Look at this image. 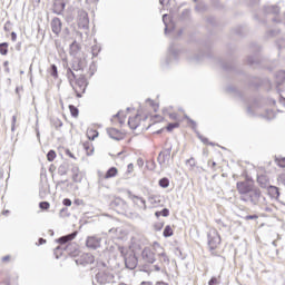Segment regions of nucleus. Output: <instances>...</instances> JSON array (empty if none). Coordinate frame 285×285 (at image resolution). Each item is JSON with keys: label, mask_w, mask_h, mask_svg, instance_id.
<instances>
[{"label": "nucleus", "mask_w": 285, "mask_h": 285, "mask_svg": "<svg viewBox=\"0 0 285 285\" xmlns=\"http://www.w3.org/2000/svg\"><path fill=\"white\" fill-rule=\"evenodd\" d=\"M236 188L238 190L240 202L245 204H250V206H259L266 202V197L262 195V189L255 187L253 183L249 181H237Z\"/></svg>", "instance_id": "1"}, {"label": "nucleus", "mask_w": 285, "mask_h": 285, "mask_svg": "<svg viewBox=\"0 0 285 285\" xmlns=\"http://www.w3.org/2000/svg\"><path fill=\"white\" fill-rule=\"evenodd\" d=\"M77 237V232H72L71 234L65 235L57 239V243L60 244L58 247L55 248L53 254L56 255V259H59V250H63L68 253V255H72V253H77L78 246L72 242ZM69 243V244H68Z\"/></svg>", "instance_id": "2"}, {"label": "nucleus", "mask_w": 285, "mask_h": 285, "mask_svg": "<svg viewBox=\"0 0 285 285\" xmlns=\"http://www.w3.org/2000/svg\"><path fill=\"white\" fill-rule=\"evenodd\" d=\"M115 283V274L110 272V269H100L96 276L95 281H92L94 285L100 284V285H106V284H112Z\"/></svg>", "instance_id": "3"}, {"label": "nucleus", "mask_w": 285, "mask_h": 285, "mask_svg": "<svg viewBox=\"0 0 285 285\" xmlns=\"http://www.w3.org/2000/svg\"><path fill=\"white\" fill-rule=\"evenodd\" d=\"M76 92L78 99H81L82 95L86 92L88 88V79H86V75L80 73L79 78L76 79V83L71 86Z\"/></svg>", "instance_id": "4"}, {"label": "nucleus", "mask_w": 285, "mask_h": 285, "mask_svg": "<svg viewBox=\"0 0 285 285\" xmlns=\"http://www.w3.org/2000/svg\"><path fill=\"white\" fill-rule=\"evenodd\" d=\"M262 51V47L257 43L250 45V52L254 55H250L247 57V66H259L262 63V57L259 56V52Z\"/></svg>", "instance_id": "5"}, {"label": "nucleus", "mask_w": 285, "mask_h": 285, "mask_svg": "<svg viewBox=\"0 0 285 285\" xmlns=\"http://www.w3.org/2000/svg\"><path fill=\"white\" fill-rule=\"evenodd\" d=\"M247 86H250L252 88H259V86H266L267 88H271L272 82L268 78H259L254 76H245Z\"/></svg>", "instance_id": "6"}, {"label": "nucleus", "mask_w": 285, "mask_h": 285, "mask_svg": "<svg viewBox=\"0 0 285 285\" xmlns=\"http://www.w3.org/2000/svg\"><path fill=\"white\" fill-rule=\"evenodd\" d=\"M207 244L209 250H215L219 244H222V236H219V233L217 229H210L207 233Z\"/></svg>", "instance_id": "7"}, {"label": "nucleus", "mask_w": 285, "mask_h": 285, "mask_svg": "<svg viewBox=\"0 0 285 285\" xmlns=\"http://www.w3.org/2000/svg\"><path fill=\"white\" fill-rule=\"evenodd\" d=\"M78 27L80 30H85V35H88L90 30V18H88V12L86 10H78Z\"/></svg>", "instance_id": "8"}, {"label": "nucleus", "mask_w": 285, "mask_h": 285, "mask_svg": "<svg viewBox=\"0 0 285 285\" xmlns=\"http://www.w3.org/2000/svg\"><path fill=\"white\" fill-rule=\"evenodd\" d=\"M125 267L128 268L129 271H135L137 266H139V258L137 257V254L132 250H129L125 257Z\"/></svg>", "instance_id": "9"}, {"label": "nucleus", "mask_w": 285, "mask_h": 285, "mask_svg": "<svg viewBox=\"0 0 285 285\" xmlns=\"http://www.w3.org/2000/svg\"><path fill=\"white\" fill-rule=\"evenodd\" d=\"M117 173H119V170L117 169V167H110L106 174H101V171L98 173V184L99 186H106V184L104 181H106V179H112V177H117Z\"/></svg>", "instance_id": "10"}, {"label": "nucleus", "mask_w": 285, "mask_h": 285, "mask_svg": "<svg viewBox=\"0 0 285 285\" xmlns=\"http://www.w3.org/2000/svg\"><path fill=\"white\" fill-rule=\"evenodd\" d=\"M52 12L53 14H57L58 17H61L63 14V11L66 10V6L70 3V0H52Z\"/></svg>", "instance_id": "11"}, {"label": "nucleus", "mask_w": 285, "mask_h": 285, "mask_svg": "<svg viewBox=\"0 0 285 285\" xmlns=\"http://www.w3.org/2000/svg\"><path fill=\"white\" fill-rule=\"evenodd\" d=\"M168 52L169 56L166 58V66H170V63H173V59L174 61H179V55H181V51L179 50V48H177V46H175V43H171L169 46Z\"/></svg>", "instance_id": "12"}, {"label": "nucleus", "mask_w": 285, "mask_h": 285, "mask_svg": "<svg viewBox=\"0 0 285 285\" xmlns=\"http://www.w3.org/2000/svg\"><path fill=\"white\" fill-rule=\"evenodd\" d=\"M141 259L145 262V264H155L157 262V258L155 257V250L150 247H145L141 250Z\"/></svg>", "instance_id": "13"}, {"label": "nucleus", "mask_w": 285, "mask_h": 285, "mask_svg": "<svg viewBox=\"0 0 285 285\" xmlns=\"http://www.w3.org/2000/svg\"><path fill=\"white\" fill-rule=\"evenodd\" d=\"M77 266H89V264H95V256L90 253H85L76 259Z\"/></svg>", "instance_id": "14"}, {"label": "nucleus", "mask_w": 285, "mask_h": 285, "mask_svg": "<svg viewBox=\"0 0 285 285\" xmlns=\"http://www.w3.org/2000/svg\"><path fill=\"white\" fill-rule=\"evenodd\" d=\"M157 161L161 168H168V164L170 161V153L160 151L157 157Z\"/></svg>", "instance_id": "15"}, {"label": "nucleus", "mask_w": 285, "mask_h": 285, "mask_svg": "<svg viewBox=\"0 0 285 285\" xmlns=\"http://www.w3.org/2000/svg\"><path fill=\"white\" fill-rule=\"evenodd\" d=\"M87 248H91L92 250H97L101 246V238L96 236H89L86 240Z\"/></svg>", "instance_id": "16"}, {"label": "nucleus", "mask_w": 285, "mask_h": 285, "mask_svg": "<svg viewBox=\"0 0 285 285\" xmlns=\"http://www.w3.org/2000/svg\"><path fill=\"white\" fill-rule=\"evenodd\" d=\"M107 135L115 141H121V139H124V134H121L117 128H107Z\"/></svg>", "instance_id": "17"}, {"label": "nucleus", "mask_w": 285, "mask_h": 285, "mask_svg": "<svg viewBox=\"0 0 285 285\" xmlns=\"http://www.w3.org/2000/svg\"><path fill=\"white\" fill-rule=\"evenodd\" d=\"M71 173H72V181H75V184H81L83 179V174H81V171L79 170V167L73 166L71 168Z\"/></svg>", "instance_id": "18"}, {"label": "nucleus", "mask_w": 285, "mask_h": 285, "mask_svg": "<svg viewBox=\"0 0 285 285\" xmlns=\"http://www.w3.org/2000/svg\"><path fill=\"white\" fill-rule=\"evenodd\" d=\"M51 30L53 35H59V32H61V19L53 18L51 20Z\"/></svg>", "instance_id": "19"}, {"label": "nucleus", "mask_w": 285, "mask_h": 285, "mask_svg": "<svg viewBox=\"0 0 285 285\" xmlns=\"http://www.w3.org/2000/svg\"><path fill=\"white\" fill-rule=\"evenodd\" d=\"M71 68L75 72H83V61L79 58L72 61Z\"/></svg>", "instance_id": "20"}, {"label": "nucleus", "mask_w": 285, "mask_h": 285, "mask_svg": "<svg viewBox=\"0 0 285 285\" xmlns=\"http://www.w3.org/2000/svg\"><path fill=\"white\" fill-rule=\"evenodd\" d=\"M80 50L81 47L79 46V43H77V41H73L69 47V55H71V57H77Z\"/></svg>", "instance_id": "21"}, {"label": "nucleus", "mask_w": 285, "mask_h": 285, "mask_svg": "<svg viewBox=\"0 0 285 285\" xmlns=\"http://www.w3.org/2000/svg\"><path fill=\"white\" fill-rule=\"evenodd\" d=\"M275 81L277 86H282L285 81V70H279L275 73Z\"/></svg>", "instance_id": "22"}, {"label": "nucleus", "mask_w": 285, "mask_h": 285, "mask_svg": "<svg viewBox=\"0 0 285 285\" xmlns=\"http://www.w3.org/2000/svg\"><path fill=\"white\" fill-rule=\"evenodd\" d=\"M268 194L271 195V197H272L273 199H279V189H278L277 186L271 185V186L268 187Z\"/></svg>", "instance_id": "23"}, {"label": "nucleus", "mask_w": 285, "mask_h": 285, "mask_svg": "<svg viewBox=\"0 0 285 285\" xmlns=\"http://www.w3.org/2000/svg\"><path fill=\"white\" fill-rule=\"evenodd\" d=\"M97 137H99V131H97V129L87 130V138L89 139V141H95Z\"/></svg>", "instance_id": "24"}, {"label": "nucleus", "mask_w": 285, "mask_h": 285, "mask_svg": "<svg viewBox=\"0 0 285 285\" xmlns=\"http://www.w3.org/2000/svg\"><path fill=\"white\" fill-rule=\"evenodd\" d=\"M264 10L267 14H279V8L277 6H267Z\"/></svg>", "instance_id": "25"}, {"label": "nucleus", "mask_w": 285, "mask_h": 285, "mask_svg": "<svg viewBox=\"0 0 285 285\" xmlns=\"http://www.w3.org/2000/svg\"><path fill=\"white\" fill-rule=\"evenodd\" d=\"M282 32V30L274 28L266 31L265 37L267 39H273V37H277Z\"/></svg>", "instance_id": "26"}, {"label": "nucleus", "mask_w": 285, "mask_h": 285, "mask_svg": "<svg viewBox=\"0 0 285 285\" xmlns=\"http://www.w3.org/2000/svg\"><path fill=\"white\" fill-rule=\"evenodd\" d=\"M219 63L225 72H233V70H235V66L230 62H224L220 60Z\"/></svg>", "instance_id": "27"}, {"label": "nucleus", "mask_w": 285, "mask_h": 285, "mask_svg": "<svg viewBox=\"0 0 285 285\" xmlns=\"http://www.w3.org/2000/svg\"><path fill=\"white\" fill-rule=\"evenodd\" d=\"M148 202L153 205V206H157V204H161V196L159 195H150L148 197Z\"/></svg>", "instance_id": "28"}, {"label": "nucleus", "mask_w": 285, "mask_h": 285, "mask_svg": "<svg viewBox=\"0 0 285 285\" xmlns=\"http://www.w3.org/2000/svg\"><path fill=\"white\" fill-rule=\"evenodd\" d=\"M158 257H159L160 264H166V266L170 264V258H168V255H166L165 252L158 253Z\"/></svg>", "instance_id": "29"}, {"label": "nucleus", "mask_w": 285, "mask_h": 285, "mask_svg": "<svg viewBox=\"0 0 285 285\" xmlns=\"http://www.w3.org/2000/svg\"><path fill=\"white\" fill-rule=\"evenodd\" d=\"M49 73H50L51 77H53V79L59 78V70L57 69V65H51L50 66Z\"/></svg>", "instance_id": "30"}, {"label": "nucleus", "mask_w": 285, "mask_h": 285, "mask_svg": "<svg viewBox=\"0 0 285 285\" xmlns=\"http://www.w3.org/2000/svg\"><path fill=\"white\" fill-rule=\"evenodd\" d=\"M58 175H68V164L63 163L58 167Z\"/></svg>", "instance_id": "31"}, {"label": "nucleus", "mask_w": 285, "mask_h": 285, "mask_svg": "<svg viewBox=\"0 0 285 285\" xmlns=\"http://www.w3.org/2000/svg\"><path fill=\"white\" fill-rule=\"evenodd\" d=\"M190 19V9L183 10L180 21H188Z\"/></svg>", "instance_id": "32"}, {"label": "nucleus", "mask_w": 285, "mask_h": 285, "mask_svg": "<svg viewBox=\"0 0 285 285\" xmlns=\"http://www.w3.org/2000/svg\"><path fill=\"white\" fill-rule=\"evenodd\" d=\"M205 55L204 53H197L194 57L188 56L189 61H195L196 63H199L204 59Z\"/></svg>", "instance_id": "33"}, {"label": "nucleus", "mask_w": 285, "mask_h": 285, "mask_svg": "<svg viewBox=\"0 0 285 285\" xmlns=\"http://www.w3.org/2000/svg\"><path fill=\"white\" fill-rule=\"evenodd\" d=\"M158 186H160V188H168V186H170V179L166 177L159 179Z\"/></svg>", "instance_id": "34"}, {"label": "nucleus", "mask_w": 285, "mask_h": 285, "mask_svg": "<svg viewBox=\"0 0 285 285\" xmlns=\"http://www.w3.org/2000/svg\"><path fill=\"white\" fill-rule=\"evenodd\" d=\"M164 237H173L174 232L170 225H167L163 232Z\"/></svg>", "instance_id": "35"}, {"label": "nucleus", "mask_w": 285, "mask_h": 285, "mask_svg": "<svg viewBox=\"0 0 285 285\" xmlns=\"http://www.w3.org/2000/svg\"><path fill=\"white\" fill-rule=\"evenodd\" d=\"M197 137H198V139H200V141H202L203 144H205L206 146H215V144L210 142V141L208 140V138L204 137L202 134L197 132Z\"/></svg>", "instance_id": "36"}, {"label": "nucleus", "mask_w": 285, "mask_h": 285, "mask_svg": "<svg viewBox=\"0 0 285 285\" xmlns=\"http://www.w3.org/2000/svg\"><path fill=\"white\" fill-rule=\"evenodd\" d=\"M8 42L0 43V55H2L3 57L8 55Z\"/></svg>", "instance_id": "37"}, {"label": "nucleus", "mask_w": 285, "mask_h": 285, "mask_svg": "<svg viewBox=\"0 0 285 285\" xmlns=\"http://www.w3.org/2000/svg\"><path fill=\"white\" fill-rule=\"evenodd\" d=\"M69 110L71 112V117H79V108L75 105H69Z\"/></svg>", "instance_id": "38"}, {"label": "nucleus", "mask_w": 285, "mask_h": 285, "mask_svg": "<svg viewBox=\"0 0 285 285\" xmlns=\"http://www.w3.org/2000/svg\"><path fill=\"white\" fill-rule=\"evenodd\" d=\"M48 161H55L57 159V153L53 149H50L47 154Z\"/></svg>", "instance_id": "39"}, {"label": "nucleus", "mask_w": 285, "mask_h": 285, "mask_svg": "<svg viewBox=\"0 0 285 285\" xmlns=\"http://www.w3.org/2000/svg\"><path fill=\"white\" fill-rule=\"evenodd\" d=\"M166 128L168 132H173L175 128H179V122H169Z\"/></svg>", "instance_id": "40"}, {"label": "nucleus", "mask_w": 285, "mask_h": 285, "mask_svg": "<svg viewBox=\"0 0 285 285\" xmlns=\"http://www.w3.org/2000/svg\"><path fill=\"white\" fill-rule=\"evenodd\" d=\"M276 46L278 50H283V48H285V38L282 37L281 39L276 40Z\"/></svg>", "instance_id": "41"}, {"label": "nucleus", "mask_w": 285, "mask_h": 285, "mask_svg": "<svg viewBox=\"0 0 285 285\" xmlns=\"http://www.w3.org/2000/svg\"><path fill=\"white\" fill-rule=\"evenodd\" d=\"M164 151L171 154L173 153V142L166 140Z\"/></svg>", "instance_id": "42"}, {"label": "nucleus", "mask_w": 285, "mask_h": 285, "mask_svg": "<svg viewBox=\"0 0 285 285\" xmlns=\"http://www.w3.org/2000/svg\"><path fill=\"white\" fill-rule=\"evenodd\" d=\"M219 277H222V276H218V278H217V276H213V277L208 281V285H219V284H220Z\"/></svg>", "instance_id": "43"}, {"label": "nucleus", "mask_w": 285, "mask_h": 285, "mask_svg": "<svg viewBox=\"0 0 285 285\" xmlns=\"http://www.w3.org/2000/svg\"><path fill=\"white\" fill-rule=\"evenodd\" d=\"M91 52H92V57H98L99 56V52H101V47L99 46H94L91 48Z\"/></svg>", "instance_id": "44"}, {"label": "nucleus", "mask_w": 285, "mask_h": 285, "mask_svg": "<svg viewBox=\"0 0 285 285\" xmlns=\"http://www.w3.org/2000/svg\"><path fill=\"white\" fill-rule=\"evenodd\" d=\"M39 208L41 210H48V208H50V203H48V202H40L39 203Z\"/></svg>", "instance_id": "45"}, {"label": "nucleus", "mask_w": 285, "mask_h": 285, "mask_svg": "<svg viewBox=\"0 0 285 285\" xmlns=\"http://www.w3.org/2000/svg\"><path fill=\"white\" fill-rule=\"evenodd\" d=\"M128 126H129V128H130L131 130H137V128H138V125L135 124V119H132V118H129V120H128Z\"/></svg>", "instance_id": "46"}, {"label": "nucleus", "mask_w": 285, "mask_h": 285, "mask_svg": "<svg viewBox=\"0 0 285 285\" xmlns=\"http://www.w3.org/2000/svg\"><path fill=\"white\" fill-rule=\"evenodd\" d=\"M52 124L56 128H61L63 126V121H61L59 118L53 119Z\"/></svg>", "instance_id": "47"}, {"label": "nucleus", "mask_w": 285, "mask_h": 285, "mask_svg": "<svg viewBox=\"0 0 285 285\" xmlns=\"http://www.w3.org/2000/svg\"><path fill=\"white\" fill-rule=\"evenodd\" d=\"M160 217H170V209L168 208H163L160 210Z\"/></svg>", "instance_id": "48"}, {"label": "nucleus", "mask_w": 285, "mask_h": 285, "mask_svg": "<svg viewBox=\"0 0 285 285\" xmlns=\"http://www.w3.org/2000/svg\"><path fill=\"white\" fill-rule=\"evenodd\" d=\"M132 198H134V199H139L140 204H142V206H144V210H146V208H148V207L146 206V199H144L142 197H139V196H137V195H134Z\"/></svg>", "instance_id": "49"}, {"label": "nucleus", "mask_w": 285, "mask_h": 285, "mask_svg": "<svg viewBox=\"0 0 285 285\" xmlns=\"http://www.w3.org/2000/svg\"><path fill=\"white\" fill-rule=\"evenodd\" d=\"M4 32H10L12 30V22L7 21L3 27Z\"/></svg>", "instance_id": "50"}, {"label": "nucleus", "mask_w": 285, "mask_h": 285, "mask_svg": "<svg viewBox=\"0 0 285 285\" xmlns=\"http://www.w3.org/2000/svg\"><path fill=\"white\" fill-rule=\"evenodd\" d=\"M72 72H75L73 69H72V67H71V68L68 67V68H67V77H68V79H69L70 86H72V78H70V76L72 75Z\"/></svg>", "instance_id": "51"}, {"label": "nucleus", "mask_w": 285, "mask_h": 285, "mask_svg": "<svg viewBox=\"0 0 285 285\" xmlns=\"http://www.w3.org/2000/svg\"><path fill=\"white\" fill-rule=\"evenodd\" d=\"M168 14H163V22L165 24V35H168L169 32V29H168V23L166 22V19H167Z\"/></svg>", "instance_id": "52"}, {"label": "nucleus", "mask_w": 285, "mask_h": 285, "mask_svg": "<svg viewBox=\"0 0 285 285\" xmlns=\"http://www.w3.org/2000/svg\"><path fill=\"white\" fill-rule=\"evenodd\" d=\"M233 35L242 36V26H237L232 30Z\"/></svg>", "instance_id": "53"}, {"label": "nucleus", "mask_w": 285, "mask_h": 285, "mask_svg": "<svg viewBox=\"0 0 285 285\" xmlns=\"http://www.w3.org/2000/svg\"><path fill=\"white\" fill-rule=\"evenodd\" d=\"M186 165L190 166V168H195V166H196L195 158L191 157V158L187 159Z\"/></svg>", "instance_id": "54"}, {"label": "nucleus", "mask_w": 285, "mask_h": 285, "mask_svg": "<svg viewBox=\"0 0 285 285\" xmlns=\"http://www.w3.org/2000/svg\"><path fill=\"white\" fill-rule=\"evenodd\" d=\"M245 222H250V219H259V216L257 214L254 215H247L244 217Z\"/></svg>", "instance_id": "55"}, {"label": "nucleus", "mask_w": 285, "mask_h": 285, "mask_svg": "<svg viewBox=\"0 0 285 285\" xmlns=\"http://www.w3.org/2000/svg\"><path fill=\"white\" fill-rule=\"evenodd\" d=\"M266 119L267 121L275 119V112H273V110H267Z\"/></svg>", "instance_id": "56"}, {"label": "nucleus", "mask_w": 285, "mask_h": 285, "mask_svg": "<svg viewBox=\"0 0 285 285\" xmlns=\"http://www.w3.org/2000/svg\"><path fill=\"white\" fill-rule=\"evenodd\" d=\"M118 250H119L120 255L125 258V257H126V254L128 253V250L126 249V247L119 246V247H118Z\"/></svg>", "instance_id": "57"}, {"label": "nucleus", "mask_w": 285, "mask_h": 285, "mask_svg": "<svg viewBox=\"0 0 285 285\" xmlns=\"http://www.w3.org/2000/svg\"><path fill=\"white\" fill-rule=\"evenodd\" d=\"M17 126V116H12L11 120V131L14 132V128Z\"/></svg>", "instance_id": "58"}, {"label": "nucleus", "mask_w": 285, "mask_h": 285, "mask_svg": "<svg viewBox=\"0 0 285 285\" xmlns=\"http://www.w3.org/2000/svg\"><path fill=\"white\" fill-rule=\"evenodd\" d=\"M141 273H147L148 275H150V273H153V269L148 268V265H144L142 268L139 269Z\"/></svg>", "instance_id": "59"}, {"label": "nucleus", "mask_w": 285, "mask_h": 285, "mask_svg": "<svg viewBox=\"0 0 285 285\" xmlns=\"http://www.w3.org/2000/svg\"><path fill=\"white\" fill-rule=\"evenodd\" d=\"M195 10H196V12H204V10H206V6H204V4H197V6L195 7Z\"/></svg>", "instance_id": "60"}, {"label": "nucleus", "mask_w": 285, "mask_h": 285, "mask_svg": "<svg viewBox=\"0 0 285 285\" xmlns=\"http://www.w3.org/2000/svg\"><path fill=\"white\" fill-rule=\"evenodd\" d=\"M155 230L159 232L161 228H164V223H158L154 225Z\"/></svg>", "instance_id": "61"}, {"label": "nucleus", "mask_w": 285, "mask_h": 285, "mask_svg": "<svg viewBox=\"0 0 285 285\" xmlns=\"http://www.w3.org/2000/svg\"><path fill=\"white\" fill-rule=\"evenodd\" d=\"M62 204H63V206H72V200H70V198H65L62 200Z\"/></svg>", "instance_id": "62"}, {"label": "nucleus", "mask_w": 285, "mask_h": 285, "mask_svg": "<svg viewBox=\"0 0 285 285\" xmlns=\"http://www.w3.org/2000/svg\"><path fill=\"white\" fill-rule=\"evenodd\" d=\"M277 164L279 168H285V158L279 159Z\"/></svg>", "instance_id": "63"}, {"label": "nucleus", "mask_w": 285, "mask_h": 285, "mask_svg": "<svg viewBox=\"0 0 285 285\" xmlns=\"http://www.w3.org/2000/svg\"><path fill=\"white\" fill-rule=\"evenodd\" d=\"M154 285H169V284L164 281H157L154 283Z\"/></svg>", "instance_id": "64"}]
</instances>
